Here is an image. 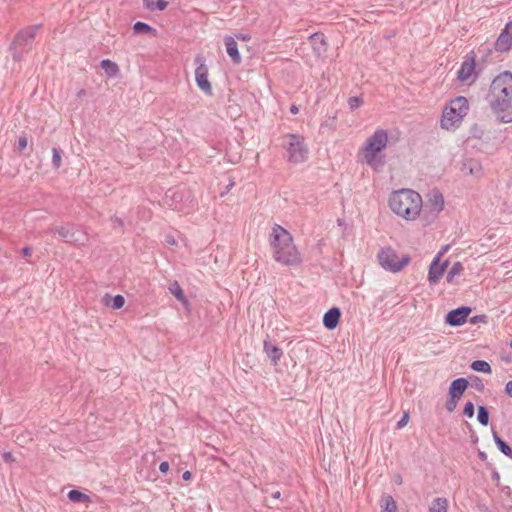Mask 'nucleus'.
Returning <instances> with one entry per match:
<instances>
[{
    "instance_id": "nucleus-1",
    "label": "nucleus",
    "mask_w": 512,
    "mask_h": 512,
    "mask_svg": "<svg viewBox=\"0 0 512 512\" xmlns=\"http://www.w3.org/2000/svg\"><path fill=\"white\" fill-rule=\"evenodd\" d=\"M496 120L512 123V72L505 70L492 80L485 97Z\"/></svg>"
},
{
    "instance_id": "nucleus-2",
    "label": "nucleus",
    "mask_w": 512,
    "mask_h": 512,
    "mask_svg": "<svg viewBox=\"0 0 512 512\" xmlns=\"http://www.w3.org/2000/svg\"><path fill=\"white\" fill-rule=\"evenodd\" d=\"M269 244L277 263L285 266H297L301 263V254L293 242L291 233L281 225H273Z\"/></svg>"
},
{
    "instance_id": "nucleus-3",
    "label": "nucleus",
    "mask_w": 512,
    "mask_h": 512,
    "mask_svg": "<svg viewBox=\"0 0 512 512\" xmlns=\"http://www.w3.org/2000/svg\"><path fill=\"white\" fill-rule=\"evenodd\" d=\"M388 203L395 214L407 221L417 219L423 205L420 194L411 189H400L392 192Z\"/></svg>"
},
{
    "instance_id": "nucleus-4",
    "label": "nucleus",
    "mask_w": 512,
    "mask_h": 512,
    "mask_svg": "<svg viewBox=\"0 0 512 512\" xmlns=\"http://www.w3.org/2000/svg\"><path fill=\"white\" fill-rule=\"evenodd\" d=\"M388 143V132L384 129H377L365 142V162L375 171L383 167L385 157L380 153Z\"/></svg>"
},
{
    "instance_id": "nucleus-5",
    "label": "nucleus",
    "mask_w": 512,
    "mask_h": 512,
    "mask_svg": "<svg viewBox=\"0 0 512 512\" xmlns=\"http://www.w3.org/2000/svg\"><path fill=\"white\" fill-rule=\"evenodd\" d=\"M469 111V103L466 97L457 96L450 101V103L445 106L440 125L441 128L446 130H452L457 128L463 118L468 114Z\"/></svg>"
},
{
    "instance_id": "nucleus-6",
    "label": "nucleus",
    "mask_w": 512,
    "mask_h": 512,
    "mask_svg": "<svg viewBox=\"0 0 512 512\" xmlns=\"http://www.w3.org/2000/svg\"><path fill=\"white\" fill-rule=\"evenodd\" d=\"M39 28L40 25L35 24L17 32L10 45V51L15 61L22 60L23 57L32 49L36 32Z\"/></svg>"
},
{
    "instance_id": "nucleus-7",
    "label": "nucleus",
    "mask_w": 512,
    "mask_h": 512,
    "mask_svg": "<svg viewBox=\"0 0 512 512\" xmlns=\"http://www.w3.org/2000/svg\"><path fill=\"white\" fill-rule=\"evenodd\" d=\"M377 258L380 266L386 271L392 273L401 271L410 262V257L408 255H404L400 260H398L397 253L391 247L382 248L379 251Z\"/></svg>"
},
{
    "instance_id": "nucleus-8",
    "label": "nucleus",
    "mask_w": 512,
    "mask_h": 512,
    "mask_svg": "<svg viewBox=\"0 0 512 512\" xmlns=\"http://www.w3.org/2000/svg\"><path fill=\"white\" fill-rule=\"evenodd\" d=\"M51 232L58 234L66 243L84 245L88 241L87 233L73 224L52 228Z\"/></svg>"
},
{
    "instance_id": "nucleus-9",
    "label": "nucleus",
    "mask_w": 512,
    "mask_h": 512,
    "mask_svg": "<svg viewBox=\"0 0 512 512\" xmlns=\"http://www.w3.org/2000/svg\"><path fill=\"white\" fill-rule=\"evenodd\" d=\"M289 142L287 146L288 161L294 164L306 161L308 148L303 139L294 133L288 134Z\"/></svg>"
},
{
    "instance_id": "nucleus-10",
    "label": "nucleus",
    "mask_w": 512,
    "mask_h": 512,
    "mask_svg": "<svg viewBox=\"0 0 512 512\" xmlns=\"http://www.w3.org/2000/svg\"><path fill=\"white\" fill-rule=\"evenodd\" d=\"M480 71L476 70V55L473 51L467 53L457 72V79L460 82H466L472 78V82L479 77Z\"/></svg>"
},
{
    "instance_id": "nucleus-11",
    "label": "nucleus",
    "mask_w": 512,
    "mask_h": 512,
    "mask_svg": "<svg viewBox=\"0 0 512 512\" xmlns=\"http://www.w3.org/2000/svg\"><path fill=\"white\" fill-rule=\"evenodd\" d=\"M197 67L195 69V81L200 90L207 95H212L211 83L208 80V67L201 55L195 57Z\"/></svg>"
},
{
    "instance_id": "nucleus-12",
    "label": "nucleus",
    "mask_w": 512,
    "mask_h": 512,
    "mask_svg": "<svg viewBox=\"0 0 512 512\" xmlns=\"http://www.w3.org/2000/svg\"><path fill=\"white\" fill-rule=\"evenodd\" d=\"M471 308L468 306H461L449 311L445 317V323L451 327H459L466 323Z\"/></svg>"
},
{
    "instance_id": "nucleus-13",
    "label": "nucleus",
    "mask_w": 512,
    "mask_h": 512,
    "mask_svg": "<svg viewBox=\"0 0 512 512\" xmlns=\"http://www.w3.org/2000/svg\"><path fill=\"white\" fill-rule=\"evenodd\" d=\"M448 265L449 261L447 259L443 260L442 262L438 260V258H434L432 260L428 270V282L430 286H433L439 282Z\"/></svg>"
},
{
    "instance_id": "nucleus-14",
    "label": "nucleus",
    "mask_w": 512,
    "mask_h": 512,
    "mask_svg": "<svg viewBox=\"0 0 512 512\" xmlns=\"http://www.w3.org/2000/svg\"><path fill=\"white\" fill-rule=\"evenodd\" d=\"M461 172L464 175L480 178L483 175V167L479 160L475 158H466L462 162Z\"/></svg>"
},
{
    "instance_id": "nucleus-15",
    "label": "nucleus",
    "mask_w": 512,
    "mask_h": 512,
    "mask_svg": "<svg viewBox=\"0 0 512 512\" xmlns=\"http://www.w3.org/2000/svg\"><path fill=\"white\" fill-rule=\"evenodd\" d=\"M512 27V22L506 24L505 29L500 33L495 42V49L498 52H506L512 46V34L510 33V28Z\"/></svg>"
},
{
    "instance_id": "nucleus-16",
    "label": "nucleus",
    "mask_w": 512,
    "mask_h": 512,
    "mask_svg": "<svg viewBox=\"0 0 512 512\" xmlns=\"http://www.w3.org/2000/svg\"><path fill=\"white\" fill-rule=\"evenodd\" d=\"M340 317H341V311L338 307L330 308L328 311H326L324 313L323 320H322L323 326L327 330H334L339 324Z\"/></svg>"
},
{
    "instance_id": "nucleus-17",
    "label": "nucleus",
    "mask_w": 512,
    "mask_h": 512,
    "mask_svg": "<svg viewBox=\"0 0 512 512\" xmlns=\"http://www.w3.org/2000/svg\"><path fill=\"white\" fill-rule=\"evenodd\" d=\"M314 53L321 56L327 52V42L323 33L316 32L309 37Z\"/></svg>"
},
{
    "instance_id": "nucleus-18",
    "label": "nucleus",
    "mask_w": 512,
    "mask_h": 512,
    "mask_svg": "<svg viewBox=\"0 0 512 512\" xmlns=\"http://www.w3.org/2000/svg\"><path fill=\"white\" fill-rule=\"evenodd\" d=\"M429 206H430V210L433 213L434 217H437L438 214L443 210L444 197L438 189H434L429 194Z\"/></svg>"
},
{
    "instance_id": "nucleus-19",
    "label": "nucleus",
    "mask_w": 512,
    "mask_h": 512,
    "mask_svg": "<svg viewBox=\"0 0 512 512\" xmlns=\"http://www.w3.org/2000/svg\"><path fill=\"white\" fill-rule=\"evenodd\" d=\"M263 350L274 365H276L283 356L282 349L277 345L273 344L269 338L264 340Z\"/></svg>"
},
{
    "instance_id": "nucleus-20",
    "label": "nucleus",
    "mask_w": 512,
    "mask_h": 512,
    "mask_svg": "<svg viewBox=\"0 0 512 512\" xmlns=\"http://www.w3.org/2000/svg\"><path fill=\"white\" fill-rule=\"evenodd\" d=\"M469 386V381L467 378L460 377L456 378L450 383L448 388V395H453L461 398L465 393L466 389Z\"/></svg>"
},
{
    "instance_id": "nucleus-21",
    "label": "nucleus",
    "mask_w": 512,
    "mask_h": 512,
    "mask_svg": "<svg viewBox=\"0 0 512 512\" xmlns=\"http://www.w3.org/2000/svg\"><path fill=\"white\" fill-rule=\"evenodd\" d=\"M165 199L169 206L174 210H182L183 209V194L182 192L175 190V189H169L165 194Z\"/></svg>"
},
{
    "instance_id": "nucleus-22",
    "label": "nucleus",
    "mask_w": 512,
    "mask_h": 512,
    "mask_svg": "<svg viewBox=\"0 0 512 512\" xmlns=\"http://www.w3.org/2000/svg\"><path fill=\"white\" fill-rule=\"evenodd\" d=\"M225 46H226V52L230 56L232 62L234 64H240L241 63V55L238 50L237 42L233 37H226L225 38Z\"/></svg>"
},
{
    "instance_id": "nucleus-23",
    "label": "nucleus",
    "mask_w": 512,
    "mask_h": 512,
    "mask_svg": "<svg viewBox=\"0 0 512 512\" xmlns=\"http://www.w3.org/2000/svg\"><path fill=\"white\" fill-rule=\"evenodd\" d=\"M104 303L106 306H109L114 310H118L124 306L125 299L120 294L115 295V296H110L109 294H106L104 296Z\"/></svg>"
},
{
    "instance_id": "nucleus-24",
    "label": "nucleus",
    "mask_w": 512,
    "mask_h": 512,
    "mask_svg": "<svg viewBox=\"0 0 512 512\" xmlns=\"http://www.w3.org/2000/svg\"><path fill=\"white\" fill-rule=\"evenodd\" d=\"M493 440L497 448L507 457L512 459V448L498 435L496 431H492Z\"/></svg>"
},
{
    "instance_id": "nucleus-25",
    "label": "nucleus",
    "mask_w": 512,
    "mask_h": 512,
    "mask_svg": "<svg viewBox=\"0 0 512 512\" xmlns=\"http://www.w3.org/2000/svg\"><path fill=\"white\" fill-rule=\"evenodd\" d=\"M168 290L181 303L185 305L188 303L187 297L185 296L183 289L177 281L171 283L168 287Z\"/></svg>"
},
{
    "instance_id": "nucleus-26",
    "label": "nucleus",
    "mask_w": 512,
    "mask_h": 512,
    "mask_svg": "<svg viewBox=\"0 0 512 512\" xmlns=\"http://www.w3.org/2000/svg\"><path fill=\"white\" fill-rule=\"evenodd\" d=\"M448 500L445 497L435 498L429 506L428 512H447Z\"/></svg>"
},
{
    "instance_id": "nucleus-27",
    "label": "nucleus",
    "mask_w": 512,
    "mask_h": 512,
    "mask_svg": "<svg viewBox=\"0 0 512 512\" xmlns=\"http://www.w3.org/2000/svg\"><path fill=\"white\" fill-rule=\"evenodd\" d=\"M100 67L105 71L109 77H115L119 73L118 65L110 59H103L100 62Z\"/></svg>"
},
{
    "instance_id": "nucleus-28",
    "label": "nucleus",
    "mask_w": 512,
    "mask_h": 512,
    "mask_svg": "<svg viewBox=\"0 0 512 512\" xmlns=\"http://www.w3.org/2000/svg\"><path fill=\"white\" fill-rule=\"evenodd\" d=\"M68 499L74 503H88L90 496L77 489H72L67 494Z\"/></svg>"
},
{
    "instance_id": "nucleus-29",
    "label": "nucleus",
    "mask_w": 512,
    "mask_h": 512,
    "mask_svg": "<svg viewBox=\"0 0 512 512\" xmlns=\"http://www.w3.org/2000/svg\"><path fill=\"white\" fill-rule=\"evenodd\" d=\"M470 368L476 372L490 374L492 372L490 364L485 360H475L470 364Z\"/></svg>"
},
{
    "instance_id": "nucleus-30",
    "label": "nucleus",
    "mask_w": 512,
    "mask_h": 512,
    "mask_svg": "<svg viewBox=\"0 0 512 512\" xmlns=\"http://www.w3.org/2000/svg\"><path fill=\"white\" fill-rule=\"evenodd\" d=\"M463 271H464L463 264L461 262H459V261L454 262L453 265L451 266L450 270L448 271L447 275H446V281L448 283H452L453 280H454V277L462 274Z\"/></svg>"
},
{
    "instance_id": "nucleus-31",
    "label": "nucleus",
    "mask_w": 512,
    "mask_h": 512,
    "mask_svg": "<svg viewBox=\"0 0 512 512\" xmlns=\"http://www.w3.org/2000/svg\"><path fill=\"white\" fill-rule=\"evenodd\" d=\"M477 420L482 426H487L489 424V411L486 406H478Z\"/></svg>"
},
{
    "instance_id": "nucleus-32",
    "label": "nucleus",
    "mask_w": 512,
    "mask_h": 512,
    "mask_svg": "<svg viewBox=\"0 0 512 512\" xmlns=\"http://www.w3.org/2000/svg\"><path fill=\"white\" fill-rule=\"evenodd\" d=\"M133 31L136 34H148L155 32V29L145 22L138 21L133 25Z\"/></svg>"
},
{
    "instance_id": "nucleus-33",
    "label": "nucleus",
    "mask_w": 512,
    "mask_h": 512,
    "mask_svg": "<svg viewBox=\"0 0 512 512\" xmlns=\"http://www.w3.org/2000/svg\"><path fill=\"white\" fill-rule=\"evenodd\" d=\"M468 381H469V385L474 388L475 390L479 391V392H483L484 389H485V385H484V382L483 380L476 376V375H470L468 377Z\"/></svg>"
},
{
    "instance_id": "nucleus-34",
    "label": "nucleus",
    "mask_w": 512,
    "mask_h": 512,
    "mask_svg": "<svg viewBox=\"0 0 512 512\" xmlns=\"http://www.w3.org/2000/svg\"><path fill=\"white\" fill-rule=\"evenodd\" d=\"M146 6L150 10L162 11L168 6V2L166 0H146Z\"/></svg>"
},
{
    "instance_id": "nucleus-35",
    "label": "nucleus",
    "mask_w": 512,
    "mask_h": 512,
    "mask_svg": "<svg viewBox=\"0 0 512 512\" xmlns=\"http://www.w3.org/2000/svg\"><path fill=\"white\" fill-rule=\"evenodd\" d=\"M396 511H397L396 502L394 501L392 496L387 495L384 498L383 512H396Z\"/></svg>"
},
{
    "instance_id": "nucleus-36",
    "label": "nucleus",
    "mask_w": 512,
    "mask_h": 512,
    "mask_svg": "<svg viewBox=\"0 0 512 512\" xmlns=\"http://www.w3.org/2000/svg\"><path fill=\"white\" fill-rule=\"evenodd\" d=\"M61 150L57 147L52 148V166L59 169L62 165Z\"/></svg>"
},
{
    "instance_id": "nucleus-37",
    "label": "nucleus",
    "mask_w": 512,
    "mask_h": 512,
    "mask_svg": "<svg viewBox=\"0 0 512 512\" xmlns=\"http://www.w3.org/2000/svg\"><path fill=\"white\" fill-rule=\"evenodd\" d=\"M460 399L461 398H459L457 396L448 395V398L445 403V407H446L447 411L450 413L453 412L456 409Z\"/></svg>"
},
{
    "instance_id": "nucleus-38",
    "label": "nucleus",
    "mask_w": 512,
    "mask_h": 512,
    "mask_svg": "<svg viewBox=\"0 0 512 512\" xmlns=\"http://www.w3.org/2000/svg\"><path fill=\"white\" fill-rule=\"evenodd\" d=\"M363 103L364 101L360 96H353L348 99V106L351 111L358 109Z\"/></svg>"
},
{
    "instance_id": "nucleus-39",
    "label": "nucleus",
    "mask_w": 512,
    "mask_h": 512,
    "mask_svg": "<svg viewBox=\"0 0 512 512\" xmlns=\"http://www.w3.org/2000/svg\"><path fill=\"white\" fill-rule=\"evenodd\" d=\"M474 412H475V406H474V403L471 402V401H468L464 407H463V414L467 417V418H472L474 416Z\"/></svg>"
},
{
    "instance_id": "nucleus-40",
    "label": "nucleus",
    "mask_w": 512,
    "mask_h": 512,
    "mask_svg": "<svg viewBox=\"0 0 512 512\" xmlns=\"http://www.w3.org/2000/svg\"><path fill=\"white\" fill-rule=\"evenodd\" d=\"M408 420H409V414L408 413H404L402 415L401 419L397 422L396 427L398 429L403 428L407 424Z\"/></svg>"
},
{
    "instance_id": "nucleus-41",
    "label": "nucleus",
    "mask_w": 512,
    "mask_h": 512,
    "mask_svg": "<svg viewBox=\"0 0 512 512\" xmlns=\"http://www.w3.org/2000/svg\"><path fill=\"white\" fill-rule=\"evenodd\" d=\"M486 319H487L486 315H475L470 319V323L471 324H477L480 322L485 323Z\"/></svg>"
},
{
    "instance_id": "nucleus-42",
    "label": "nucleus",
    "mask_w": 512,
    "mask_h": 512,
    "mask_svg": "<svg viewBox=\"0 0 512 512\" xmlns=\"http://www.w3.org/2000/svg\"><path fill=\"white\" fill-rule=\"evenodd\" d=\"M27 138L26 137H20L18 140V150L23 151L27 147Z\"/></svg>"
},
{
    "instance_id": "nucleus-43",
    "label": "nucleus",
    "mask_w": 512,
    "mask_h": 512,
    "mask_svg": "<svg viewBox=\"0 0 512 512\" xmlns=\"http://www.w3.org/2000/svg\"><path fill=\"white\" fill-rule=\"evenodd\" d=\"M169 470V463L167 461H162L159 465V471L162 474H166Z\"/></svg>"
},
{
    "instance_id": "nucleus-44",
    "label": "nucleus",
    "mask_w": 512,
    "mask_h": 512,
    "mask_svg": "<svg viewBox=\"0 0 512 512\" xmlns=\"http://www.w3.org/2000/svg\"><path fill=\"white\" fill-rule=\"evenodd\" d=\"M111 221L114 223V225H116L120 228H123V226H124L123 220L117 216H112Z\"/></svg>"
},
{
    "instance_id": "nucleus-45",
    "label": "nucleus",
    "mask_w": 512,
    "mask_h": 512,
    "mask_svg": "<svg viewBox=\"0 0 512 512\" xmlns=\"http://www.w3.org/2000/svg\"><path fill=\"white\" fill-rule=\"evenodd\" d=\"M23 257H30L32 255V248L25 246L21 250Z\"/></svg>"
},
{
    "instance_id": "nucleus-46",
    "label": "nucleus",
    "mask_w": 512,
    "mask_h": 512,
    "mask_svg": "<svg viewBox=\"0 0 512 512\" xmlns=\"http://www.w3.org/2000/svg\"><path fill=\"white\" fill-rule=\"evenodd\" d=\"M505 392L508 396L512 397V380L505 384Z\"/></svg>"
},
{
    "instance_id": "nucleus-47",
    "label": "nucleus",
    "mask_w": 512,
    "mask_h": 512,
    "mask_svg": "<svg viewBox=\"0 0 512 512\" xmlns=\"http://www.w3.org/2000/svg\"><path fill=\"white\" fill-rule=\"evenodd\" d=\"M2 457H3L4 461H6V462H10L13 460V455L11 452H4L2 454Z\"/></svg>"
},
{
    "instance_id": "nucleus-48",
    "label": "nucleus",
    "mask_w": 512,
    "mask_h": 512,
    "mask_svg": "<svg viewBox=\"0 0 512 512\" xmlns=\"http://www.w3.org/2000/svg\"><path fill=\"white\" fill-rule=\"evenodd\" d=\"M449 249V246H445L443 247L438 253L437 255L434 257V258H438V260L441 259V257L447 252V250Z\"/></svg>"
},
{
    "instance_id": "nucleus-49",
    "label": "nucleus",
    "mask_w": 512,
    "mask_h": 512,
    "mask_svg": "<svg viewBox=\"0 0 512 512\" xmlns=\"http://www.w3.org/2000/svg\"><path fill=\"white\" fill-rule=\"evenodd\" d=\"M191 478H192V473H191L190 471H188V470H187V471H184V472L182 473V479H183L184 481H188V480H190Z\"/></svg>"
},
{
    "instance_id": "nucleus-50",
    "label": "nucleus",
    "mask_w": 512,
    "mask_h": 512,
    "mask_svg": "<svg viewBox=\"0 0 512 512\" xmlns=\"http://www.w3.org/2000/svg\"><path fill=\"white\" fill-rule=\"evenodd\" d=\"M501 491L504 492L506 495L512 494V489L509 486H502Z\"/></svg>"
},
{
    "instance_id": "nucleus-51",
    "label": "nucleus",
    "mask_w": 512,
    "mask_h": 512,
    "mask_svg": "<svg viewBox=\"0 0 512 512\" xmlns=\"http://www.w3.org/2000/svg\"><path fill=\"white\" fill-rule=\"evenodd\" d=\"M478 457L481 461L487 460V454L484 451H478Z\"/></svg>"
},
{
    "instance_id": "nucleus-52",
    "label": "nucleus",
    "mask_w": 512,
    "mask_h": 512,
    "mask_svg": "<svg viewBox=\"0 0 512 512\" xmlns=\"http://www.w3.org/2000/svg\"><path fill=\"white\" fill-rule=\"evenodd\" d=\"M86 95H87V91H86L85 89H80V90H79V91H77V93H76V96H77L78 98H82V97H84V96H86Z\"/></svg>"
},
{
    "instance_id": "nucleus-53",
    "label": "nucleus",
    "mask_w": 512,
    "mask_h": 512,
    "mask_svg": "<svg viewBox=\"0 0 512 512\" xmlns=\"http://www.w3.org/2000/svg\"><path fill=\"white\" fill-rule=\"evenodd\" d=\"M492 479L497 482L500 480V474L496 469L492 472Z\"/></svg>"
},
{
    "instance_id": "nucleus-54",
    "label": "nucleus",
    "mask_w": 512,
    "mask_h": 512,
    "mask_svg": "<svg viewBox=\"0 0 512 512\" xmlns=\"http://www.w3.org/2000/svg\"><path fill=\"white\" fill-rule=\"evenodd\" d=\"M237 38H238V39H241V40H243V41H248V40H250V36H249V35H247V34H240V35H238V36H237Z\"/></svg>"
},
{
    "instance_id": "nucleus-55",
    "label": "nucleus",
    "mask_w": 512,
    "mask_h": 512,
    "mask_svg": "<svg viewBox=\"0 0 512 512\" xmlns=\"http://www.w3.org/2000/svg\"><path fill=\"white\" fill-rule=\"evenodd\" d=\"M290 112H291L292 114H297V113L299 112V108H298V106H296V105H294V104H293V105H291V107H290Z\"/></svg>"
},
{
    "instance_id": "nucleus-56",
    "label": "nucleus",
    "mask_w": 512,
    "mask_h": 512,
    "mask_svg": "<svg viewBox=\"0 0 512 512\" xmlns=\"http://www.w3.org/2000/svg\"><path fill=\"white\" fill-rule=\"evenodd\" d=\"M272 497L274 499H279L281 497V492L280 491H276V492L272 493Z\"/></svg>"
},
{
    "instance_id": "nucleus-57",
    "label": "nucleus",
    "mask_w": 512,
    "mask_h": 512,
    "mask_svg": "<svg viewBox=\"0 0 512 512\" xmlns=\"http://www.w3.org/2000/svg\"><path fill=\"white\" fill-rule=\"evenodd\" d=\"M396 482H397L398 484H401V483H402V478H401V476H399V475L397 476V478H396Z\"/></svg>"
},
{
    "instance_id": "nucleus-58",
    "label": "nucleus",
    "mask_w": 512,
    "mask_h": 512,
    "mask_svg": "<svg viewBox=\"0 0 512 512\" xmlns=\"http://www.w3.org/2000/svg\"><path fill=\"white\" fill-rule=\"evenodd\" d=\"M167 242L170 243V244H175V240L174 239H169V240H167Z\"/></svg>"
},
{
    "instance_id": "nucleus-59",
    "label": "nucleus",
    "mask_w": 512,
    "mask_h": 512,
    "mask_svg": "<svg viewBox=\"0 0 512 512\" xmlns=\"http://www.w3.org/2000/svg\"><path fill=\"white\" fill-rule=\"evenodd\" d=\"M509 347L512 349V339L509 342Z\"/></svg>"
}]
</instances>
